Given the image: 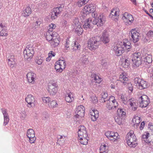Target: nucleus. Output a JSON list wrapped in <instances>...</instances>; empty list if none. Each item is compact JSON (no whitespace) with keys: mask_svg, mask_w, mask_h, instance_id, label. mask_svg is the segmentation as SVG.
<instances>
[{"mask_svg":"<svg viewBox=\"0 0 153 153\" xmlns=\"http://www.w3.org/2000/svg\"><path fill=\"white\" fill-rule=\"evenodd\" d=\"M122 45H114L113 48L116 56H121L125 51H129L131 48L130 42L127 39L123 40V43L121 42Z\"/></svg>","mask_w":153,"mask_h":153,"instance_id":"1","label":"nucleus"},{"mask_svg":"<svg viewBox=\"0 0 153 153\" xmlns=\"http://www.w3.org/2000/svg\"><path fill=\"white\" fill-rule=\"evenodd\" d=\"M46 39L50 42L51 45L52 47H55L58 46L60 41L59 39L58 34L55 32H48L46 33Z\"/></svg>","mask_w":153,"mask_h":153,"instance_id":"2","label":"nucleus"},{"mask_svg":"<svg viewBox=\"0 0 153 153\" xmlns=\"http://www.w3.org/2000/svg\"><path fill=\"white\" fill-rule=\"evenodd\" d=\"M101 39L99 36H96L90 38L88 42V47L91 50L97 48L101 44Z\"/></svg>","mask_w":153,"mask_h":153,"instance_id":"3","label":"nucleus"},{"mask_svg":"<svg viewBox=\"0 0 153 153\" xmlns=\"http://www.w3.org/2000/svg\"><path fill=\"white\" fill-rule=\"evenodd\" d=\"M126 140L128 145L131 147L134 148L137 145L136 137L133 131H129L126 135Z\"/></svg>","mask_w":153,"mask_h":153,"instance_id":"4","label":"nucleus"},{"mask_svg":"<svg viewBox=\"0 0 153 153\" xmlns=\"http://www.w3.org/2000/svg\"><path fill=\"white\" fill-rule=\"evenodd\" d=\"M142 54L140 52H135L132 54V60L136 67L142 64Z\"/></svg>","mask_w":153,"mask_h":153,"instance_id":"5","label":"nucleus"},{"mask_svg":"<svg viewBox=\"0 0 153 153\" xmlns=\"http://www.w3.org/2000/svg\"><path fill=\"white\" fill-rule=\"evenodd\" d=\"M48 91L51 95H54L58 91V85L54 81H51L48 84Z\"/></svg>","mask_w":153,"mask_h":153,"instance_id":"6","label":"nucleus"},{"mask_svg":"<svg viewBox=\"0 0 153 153\" xmlns=\"http://www.w3.org/2000/svg\"><path fill=\"white\" fill-rule=\"evenodd\" d=\"M78 134L79 140L84 139L86 140V138L88 136L86 128L83 125H81L78 127Z\"/></svg>","mask_w":153,"mask_h":153,"instance_id":"7","label":"nucleus"},{"mask_svg":"<svg viewBox=\"0 0 153 153\" xmlns=\"http://www.w3.org/2000/svg\"><path fill=\"white\" fill-rule=\"evenodd\" d=\"M139 35L140 33L135 28L131 29L129 33V36L130 40L134 43L137 42L139 41Z\"/></svg>","mask_w":153,"mask_h":153,"instance_id":"8","label":"nucleus"},{"mask_svg":"<svg viewBox=\"0 0 153 153\" xmlns=\"http://www.w3.org/2000/svg\"><path fill=\"white\" fill-rule=\"evenodd\" d=\"M105 17L101 14L98 17L92 19L93 24L94 25H97L98 27L101 26L105 22Z\"/></svg>","mask_w":153,"mask_h":153,"instance_id":"9","label":"nucleus"},{"mask_svg":"<svg viewBox=\"0 0 153 153\" xmlns=\"http://www.w3.org/2000/svg\"><path fill=\"white\" fill-rule=\"evenodd\" d=\"M27 136L28 138L30 143H34L36 140L35 132L32 129L30 128L27 131Z\"/></svg>","mask_w":153,"mask_h":153,"instance_id":"10","label":"nucleus"},{"mask_svg":"<svg viewBox=\"0 0 153 153\" xmlns=\"http://www.w3.org/2000/svg\"><path fill=\"white\" fill-rule=\"evenodd\" d=\"M85 108L82 105L79 106L77 108L76 111V115L75 116L76 118H79L83 117L85 112Z\"/></svg>","mask_w":153,"mask_h":153,"instance_id":"11","label":"nucleus"},{"mask_svg":"<svg viewBox=\"0 0 153 153\" xmlns=\"http://www.w3.org/2000/svg\"><path fill=\"white\" fill-rule=\"evenodd\" d=\"M144 97V98H143V96L140 97L141 102H140V106L141 108L146 107L150 102V99L148 96Z\"/></svg>","mask_w":153,"mask_h":153,"instance_id":"12","label":"nucleus"},{"mask_svg":"<svg viewBox=\"0 0 153 153\" xmlns=\"http://www.w3.org/2000/svg\"><path fill=\"white\" fill-rule=\"evenodd\" d=\"M93 25L92 19L91 18H88L84 22L83 27L85 30L88 28L91 29L93 27Z\"/></svg>","mask_w":153,"mask_h":153,"instance_id":"13","label":"nucleus"},{"mask_svg":"<svg viewBox=\"0 0 153 153\" xmlns=\"http://www.w3.org/2000/svg\"><path fill=\"white\" fill-rule=\"evenodd\" d=\"M95 7L93 4H87L85 6L82 10L85 11L87 13H89L95 11Z\"/></svg>","mask_w":153,"mask_h":153,"instance_id":"14","label":"nucleus"},{"mask_svg":"<svg viewBox=\"0 0 153 153\" xmlns=\"http://www.w3.org/2000/svg\"><path fill=\"white\" fill-rule=\"evenodd\" d=\"M152 61V56L151 55L148 54H147L145 55V56H143L142 59V62H146V64H149V67L150 66V64H151Z\"/></svg>","mask_w":153,"mask_h":153,"instance_id":"15","label":"nucleus"},{"mask_svg":"<svg viewBox=\"0 0 153 153\" xmlns=\"http://www.w3.org/2000/svg\"><path fill=\"white\" fill-rule=\"evenodd\" d=\"M1 110L3 113L4 117V122L3 125L4 126H5L9 122V117L5 109L1 108Z\"/></svg>","mask_w":153,"mask_h":153,"instance_id":"16","label":"nucleus"},{"mask_svg":"<svg viewBox=\"0 0 153 153\" xmlns=\"http://www.w3.org/2000/svg\"><path fill=\"white\" fill-rule=\"evenodd\" d=\"M27 78L29 82L33 83L36 77V74L33 72H28L27 74Z\"/></svg>","mask_w":153,"mask_h":153,"instance_id":"17","label":"nucleus"},{"mask_svg":"<svg viewBox=\"0 0 153 153\" xmlns=\"http://www.w3.org/2000/svg\"><path fill=\"white\" fill-rule=\"evenodd\" d=\"M124 85H126L127 87L129 95H132L133 94V87L131 83L129 80L126 82L125 83L123 84Z\"/></svg>","mask_w":153,"mask_h":153,"instance_id":"18","label":"nucleus"},{"mask_svg":"<svg viewBox=\"0 0 153 153\" xmlns=\"http://www.w3.org/2000/svg\"><path fill=\"white\" fill-rule=\"evenodd\" d=\"M127 76L126 73L125 72L121 73L120 75L118 80L123 83V85L129 80Z\"/></svg>","mask_w":153,"mask_h":153,"instance_id":"19","label":"nucleus"},{"mask_svg":"<svg viewBox=\"0 0 153 153\" xmlns=\"http://www.w3.org/2000/svg\"><path fill=\"white\" fill-rule=\"evenodd\" d=\"M129 104L132 107V109L134 111L137 110L138 105V102L136 100H132V99H129L128 100Z\"/></svg>","mask_w":153,"mask_h":153,"instance_id":"20","label":"nucleus"},{"mask_svg":"<svg viewBox=\"0 0 153 153\" xmlns=\"http://www.w3.org/2000/svg\"><path fill=\"white\" fill-rule=\"evenodd\" d=\"M149 86L147 82L141 79L139 84L138 88L142 90L148 88Z\"/></svg>","mask_w":153,"mask_h":153,"instance_id":"21","label":"nucleus"},{"mask_svg":"<svg viewBox=\"0 0 153 153\" xmlns=\"http://www.w3.org/2000/svg\"><path fill=\"white\" fill-rule=\"evenodd\" d=\"M63 7V5H62L58 7H55L53 9L52 12H53V13H55V14H56L57 16H58L62 11Z\"/></svg>","mask_w":153,"mask_h":153,"instance_id":"22","label":"nucleus"},{"mask_svg":"<svg viewBox=\"0 0 153 153\" xmlns=\"http://www.w3.org/2000/svg\"><path fill=\"white\" fill-rule=\"evenodd\" d=\"M120 137V136L119 135L118 133L111 132V134H110L109 140L113 142H114L119 139Z\"/></svg>","mask_w":153,"mask_h":153,"instance_id":"23","label":"nucleus"},{"mask_svg":"<svg viewBox=\"0 0 153 153\" xmlns=\"http://www.w3.org/2000/svg\"><path fill=\"white\" fill-rule=\"evenodd\" d=\"M25 100L28 103L27 107L30 108L31 107V104L33 103L34 102L35 98L34 96H27L25 98Z\"/></svg>","mask_w":153,"mask_h":153,"instance_id":"24","label":"nucleus"},{"mask_svg":"<svg viewBox=\"0 0 153 153\" xmlns=\"http://www.w3.org/2000/svg\"><path fill=\"white\" fill-rule=\"evenodd\" d=\"M76 27H75V32L76 34L79 36L81 35L83 32V29L81 27L79 24L77 23L76 24L75 23Z\"/></svg>","mask_w":153,"mask_h":153,"instance_id":"25","label":"nucleus"},{"mask_svg":"<svg viewBox=\"0 0 153 153\" xmlns=\"http://www.w3.org/2000/svg\"><path fill=\"white\" fill-rule=\"evenodd\" d=\"M31 10L29 7H27L22 12V15L24 17L28 16L31 14Z\"/></svg>","mask_w":153,"mask_h":153,"instance_id":"26","label":"nucleus"},{"mask_svg":"<svg viewBox=\"0 0 153 153\" xmlns=\"http://www.w3.org/2000/svg\"><path fill=\"white\" fill-rule=\"evenodd\" d=\"M140 118L137 116H135L132 120V122L134 123V127L136 126V127L138 126L141 122Z\"/></svg>","mask_w":153,"mask_h":153,"instance_id":"27","label":"nucleus"},{"mask_svg":"<svg viewBox=\"0 0 153 153\" xmlns=\"http://www.w3.org/2000/svg\"><path fill=\"white\" fill-rule=\"evenodd\" d=\"M123 19H126L127 21H128L130 23L132 22L134 20V18L132 15L128 14L127 13H125L123 17Z\"/></svg>","mask_w":153,"mask_h":153,"instance_id":"28","label":"nucleus"},{"mask_svg":"<svg viewBox=\"0 0 153 153\" xmlns=\"http://www.w3.org/2000/svg\"><path fill=\"white\" fill-rule=\"evenodd\" d=\"M23 50L24 51H26V53H31L33 55L34 53L33 48L31 45L27 46L26 48H24Z\"/></svg>","mask_w":153,"mask_h":153,"instance_id":"29","label":"nucleus"},{"mask_svg":"<svg viewBox=\"0 0 153 153\" xmlns=\"http://www.w3.org/2000/svg\"><path fill=\"white\" fill-rule=\"evenodd\" d=\"M23 56L24 57L25 59L28 61L30 60L33 56L31 53H26V51H23Z\"/></svg>","mask_w":153,"mask_h":153,"instance_id":"30","label":"nucleus"},{"mask_svg":"<svg viewBox=\"0 0 153 153\" xmlns=\"http://www.w3.org/2000/svg\"><path fill=\"white\" fill-rule=\"evenodd\" d=\"M91 77L93 79V80H94L95 82L96 83H100L102 81V79L101 78L95 74H92L91 75Z\"/></svg>","mask_w":153,"mask_h":153,"instance_id":"31","label":"nucleus"},{"mask_svg":"<svg viewBox=\"0 0 153 153\" xmlns=\"http://www.w3.org/2000/svg\"><path fill=\"white\" fill-rule=\"evenodd\" d=\"M80 62L82 63V65L87 64L88 62V61L87 56L85 55H82L80 59Z\"/></svg>","mask_w":153,"mask_h":153,"instance_id":"32","label":"nucleus"},{"mask_svg":"<svg viewBox=\"0 0 153 153\" xmlns=\"http://www.w3.org/2000/svg\"><path fill=\"white\" fill-rule=\"evenodd\" d=\"M56 64H59L61 67V68L63 70L65 68L66 63L63 58L62 59H60L56 62Z\"/></svg>","mask_w":153,"mask_h":153,"instance_id":"33","label":"nucleus"},{"mask_svg":"<svg viewBox=\"0 0 153 153\" xmlns=\"http://www.w3.org/2000/svg\"><path fill=\"white\" fill-rule=\"evenodd\" d=\"M102 41L105 44H106L108 43L109 41V39L108 37V34L103 33L102 36L101 37Z\"/></svg>","mask_w":153,"mask_h":153,"instance_id":"34","label":"nucleus"},{"mask_svg":"<svg viewBox=\"0 0 153 153\" xmlns=\"http://www.w3.org/2000/svg\"><path fill=\"white\" fill-rule=\"evenodd\" d=\"M100 153H108V147L105 144L101 146Z\"/></svg>","mask_w":153,"mask_h":153,"instance_id":"35","label":"nucleus"},{"mask_svg":"<svg viewBox=\"0 0 153 153\" xmlns=\"http://www.w3.org/2000/svg\"><path fill=\"white\" fill-rule=\"evenodd\" d=\"M111 98H110L109 100L107 101V104L106 105V107L109 110H114L113 108V102L111 101Z\"/></svg>","mask_w":153,"mask_h":153,"instance_id":"36","label":"nucleus"},{"mask_svg":"<svg viewBox=\"0 0 153 153\" xmlns=\"http://www.w3.org/2000/svg\"><path fill=\"white\" fill-rule=\"evenodd\" d=\"M71 50H72L73 51H76L78 49L80 48V46L79 45L76 44V42H74L73 44H71Z\"/></svg>","mask_w":153,"mask_h":153,"instance_id":"37","label":"nucleus"},{"mask_svg":"<svg viewBox=\"0 0 153 153\" xmlns=\"http://www.w3.org/2000/svg\"><path fill=\"white\" fill-rule=\"evenodd\" d=\"M117 114L119 117H124L126 115V112L122 109L118 108L117 111Z\"/></svg>","mask_w":153,"mask_h":153,"instance_id":"38","label":"nucleus"},{"mask_svg":"<svg viewBox=\"0 0 153 153\" xmlns=\"http://www.w3.org/2000/svg\"><path fill=\"white\" fill-rule=\"evenodd\" d=\"M41 22L40 21H36V22H34L32 25V27L34 30L39 27Z\"/></svg>","mask_w":153,"mask_h":153,"instance_id":"39","label":"nucleus"},{"mask_svg":"<svg viewBox=\"0 0 153 153\" xmlns=\"http://www.w3.org/2000/svg\"><path fill=\"white\" fill-rule=\"evenodd\" d=\"M114 119L115 122L119 125H120L122 124L123 120L122 117H119L118 116L115 117Z\"/></svg>","mask_w":153,"mask_h":153,"instance_id":"40","label":"nucleus"},{"mask_svg":"<svg viewBox=\"0 0 153 153\" xmlns=\"http://www.w3.org/2000/svg\"><path fill=\"white\" fill-rule=\"evenodd\" d=\"M149 135V133H147L146 134H143L142 135L143 140L146 143H150V141L148 139Z\"/></svg>","mask_w":153,"mask_h":153,"instance_id":"41","label":"nucleus"},{"mask_svg":"<svg viewBox=\"0 0 153 153\" xmlns=\"http://www.w3.org/2000/svg\"><path fill=\"white\" fill-rule=\"evenodd\" d=\"M7 29H1L0 28V36H7L8 34L7 33H5L7 31Z\"/></svg>","mask_w":153,"mask_h":153,"instance_id":"42","label":"nucleus"},{"mask_svg":"<svg viewBox=\"0 0 153 153\" xmlns=\"http://www.w3.org/2000/svg\"><path fill=\"white\" fill-rule=\"evenodd\" d=\"M95 112L96 115L91 116V118L92 121H96L99 116V111H96Z\"/></svg>","mask_w":153,"mask_h":153,"instance_id":"43","label":"nucleus"},{"mask_svg":"<svg viewBox=\"0 0 153 153\" xmlns=\"http://www.w3.org/2000/svg\"><path fill=\"white\" fill-rule=\"evenodd\" d=\"M61 68V67L59 65V64H56V65H55V68L57 72H61L63 71V69H62Z\"/></svg>","mask_w":153,"mask_h":153,"instance_id":"44","label":"nucleus"},{"mask_svg":"<svg viewBox=\"0 0 153 153\" xmlns=\"http://www.w3.org/2000/svg\"><path fill=\"white\" fill-rule=\"evenodd\" d=\"M65 100L67 102H71L74 100V97L73 96H65Z\"/></svg>","mask_w":153,"mask_h":153,"instance_id":"45","label":"nucleus"},{"mask_svg":"<svg viewBox=\"0 0 153 153\" xmlns=\"http://www.w3.org/2000/svg\"><path fill=\"white\" fill-rule=\"evenodd\" d=\"M71 42L69 41L68 39H66V42L65 44V48L66 50H69L70 49V45Z\"/></svg>","mask_w":153,"mask_h":153,"instance_id":"46","label":"nucleus"},{"mask_svg":"<svg viewBox=\"0 0 153 153\" xmlns=\"http://www.w3.org/2000/svg\"><path fill=\"white\" fill-rule=\"evenodd\" d=\"M42 100L44 102L46 103H49L52 100L51 99L48 97H42Z\"/></svg>","mask_w":153,"mask_h":153,"instance_id":"47","label":"nucleus"},{"mask_svg":"<svg viewBox=\"0 0 153 153\" xmlns=\"http://www.w3.org/2000/svg\"><path fill=\"white\" fill-rule=\"evenodd\" d=\"M48 104L51 107H54L56 106V105H57L56 102V101L54 100H52V101H51Z\"/></svg>","mask_w":153,"mask_h":153,"instance_id":"48","label":"nucleus"},{"mask_svg":"<svg viewBox=\"0 0 153 153\" xmlns=\"http://www.w3.org/2000/svg\"><path fill=\"white\" fill-rule=\"evenodd\" d=\"M112 102H113V105H114V106H113V108L114 110V109H116V107H117L118 106V103L116 101V100L114 99V100H111Z\"/></svg>","mask_w":153,"mask_h":153,"instance_id":"49","label":"nucleus"},{"mask_svg":"<svg viewBox=\"0 0 153 153\" xmlns=\"http://www.w3.org/2000/svg\"><path fill=\"white\" fill-rule=\"evenodd\" d=\"M8 64L10 66H12L13 67V66L12 65L14 63L13 59V58H11V59H8Z\"/></svg>","mask_w":153,"mask_h":153,"instance_id":"50","label":"nucleus"},{"mask_svg":"<svg viewBox=\"0 0 153 153\" xmlns=\"http://www.w3.org/2000/svg\"><path fill=\"white\" fill-rule=\"evenodd\" d=\"M91 99L94 103H96L97 102L98 100L96 96H91Z\"/></svg>","mask_w":153,"mask_h":153,"instance_id":"51","label":"nucleus"},{"mask_svg":"<svg viewBox=\"0 0 153 153\" xmlns=\"http://www.w3.org/2000/svg\"><path fill=\"white\" fill-rule=\"evenodd\" d=\"M0 28L1 29H5L7 28L6 25L5 23L3 22L0 23Z\"/></svg>","mask_w":153,"mask_h":153,"instance_id":"52","label":"nucleus"},{"mask_svg":"<svg viewBox=\"0 0 153 153\" xmlns=\"http://www.w3.org/2000/svg\"><path fill=\"white\" fill-rule=\"evenodd\" d=\"M141 79L139 78L138 77H136L134 78V83L135 84H138V85H139V84L140 83L141 80Z\"/></svg>","mask_w":153,"mask_h":153,"instance_id":"53","label":"nucleus"},{"mask_svg":"<svg viewBox=\"0 0 153 153\" xmlns=\"http://www.w3.org/2000/svg\"><path fill=\"white\" fill-rule=\"evenodd\" d=\"M125 64L126 66L127 67L130 65V61L129 59H125L124 61Z\"/></svg>","mask_w":153,"mask_h":153,"instance_id":"54","label":"nucleus"},{"mask_svg":"<svg viewBox=\"0 0 153 153\" xmlns=\"http://www.w3.org/2000/svg\"><path fill=\"white\" fill-rule=\"evenodd\" d=\"M58 16L56 14H55V13H53V12H51V18L52 20H54L56 19Z\"/></svg>","mask_w":153,"mask_h":153,"instance_id":"55","label":"nucleus"},{"mask_svg":"<svg viewBox=\"0 0 153 153\" xmlns=\"http://www.w3.org/2000/svg\"><path fill=\"white\" fill-rule=\"evenodd\" d=\"M147 36L149 37H153V31L150 30L149 31L147 34Z\"/></svg>","mask_w":153,"mask_h":153,"instance_id":"56","label":"nucleus"},{"mask_svg":"<svg viewBox=\"0 0 153 153\" xmlns=\"http://www.w3.org/2000/svg\"><path fill=\"white\" fill-rule=\"evenodd\" d=\"M82 12L81 16L84 19L86 17L88 14H89V13H87L86 12H85V11L84 10H82Z\"/></svg>","mask_w":153,"mask_h":153,"instance_id":"57","label":"nucleus"},{"mask_svg":"<svg viewBox=\"0 0 153 153\" xmlns=\"http://www.w3.org/2000/svg\"><path fill=\"white\" fill-rule=\"evenodd\" d=\"M114 16H118L119 14V10L118 9H116L115 11Z\"/></svg>","mask_w":153,"mask_h":153,"instance_id":"58","label":"nucleus"},{"mask_svg":"<svg viewBox=\"0 0 153 153\" xmlns=\"http://www.w3.org/2000/svg\"><path fill=\"white\" fill-rule=\"evenodd\" d=\"M39 5V6H40V7L44 8L47 6V4L45 2H43L42 3H40Z\"/></svg>","mask_w":153,"mask_h":153,"instance_id":"59","label":"nucleus"},{"mask_svg":"<svg viewBox=\"0 0 153 153\" xmlns=\"http://www.w3.org/2000/svg\"><path fill=\"white\" fill-rule=\"evenodd\" d=\"M81 141H80V143L81 144L83 145H86L87 143V140L88 139L86 138V140H84V139H83L82 140H80Z\"/></svg>","mask_w":153,"mask_h":153,"instance_id":"60","label":"nucleus"},{"mask_svg":"<svg viewBox=\"0 0 153 153\" xmlns=\"http://www.w3.org/2000/svg\"><path fill=\"white\" fill-rule=\"evenodd\" d=\"M55 53L53 51H51L48 53L49 57L54 56L55 55Z\"/></svg>","mask_w":153,"mask_h":153,"instance_id":"61","label":"nucleus"},{"mask_svg":"<svg viewBox=\"0 0 153 153\" xmlns=\"http://www.w3.org/2000/svg\"><path fill=\"white\" fill-rule=\"evenodd\" d=\"M36 63L39 65H41L42 64V63L43 62V60L42 59H36Z\"/></svg>","mask_w":153,"mask_h":153,"instance_id":"62","label":"nucleus"},{"mask_svg":"<svg viewBox=\"0 0 153 153\" xmlns=\"http://www.w3.org/2000/svg\"><path fill=\"white\" fill-rule=\"evenodd\" d=\"M21 115L20 116V118L22 120H24L26 116V113L24 111V113H22V114H21Z\"/></svg>","mask_w":153,"mask_h":153,"instance_id":"63","label":"nucleus"},{"mask_svg":"<svg viewBox=\"0 0 153 153\" xmlns=\"http://www.w3.org/2000/svg\"><path fill=\"white\" fill-rule=\"evenodd\" d=\"M49 27L50 28L49 30L50 31H51V30H52L53 29H55V28L56 25L54 24H51L50 25Z\"/></svg>","mask_w":153,"mask_h":153,"instance_id":"64","label":"nucleus"}]
</instances>
